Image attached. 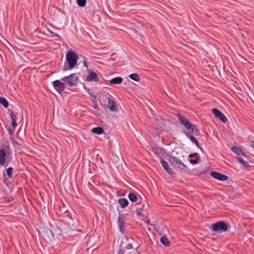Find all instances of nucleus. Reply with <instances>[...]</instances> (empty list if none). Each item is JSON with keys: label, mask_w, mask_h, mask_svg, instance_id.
I'll use <instances>...</instances> for the list:
<instances>
[{"label": "nucleus", "mask_w": 254, "mask_h": 254, "mask_svg": "<svg viewBox=\"0 0 254 254\" xmlns=\"http://www.w3.org/2000/svg\"><path fill=\"white\" fill-rule=\"evenodd\" d=\"M189 138L195 144L196 146L197 147H199V144L197 140L192 135H188Z\"/></svg>", "instance_id": "nucleus-23"}, {"label": "nucleus", "mask_w": 254, "mask_h": 254, "mask_svg": "<svg viewBox=\"0 0 254 254\" xmlns=\"http://www.w3.org/2000/svg\"><path fill=\"white\" fill-rule=\"evenodd\" d=\"M237 159L244 167H248L249 166L248 162L247 161H245L241 157H237Z\"/></svg>", "instance_id": "nucleus-20"}, {"label": "nucleus", "mask_w": 254, "mask_h": 254, "mask_svg": "<svg viewBox=\"0 0 254 254\" xmlns=\"http://www.w3.org/2000/svg\"><path fill=\"white\" fill-rule=\"evenodd\" d=\"M161 243L165 246H169V241L166 237H162L160 239Z\"/></svg>", "instance_id": "nucleus-22"}, {"label": "nucleus", "mask_w": 254, "mask_h": 254, "mask_svg": "<svg viewBox=\"0 0 254 254\" xmlns=\"http://www.w3.org/2000/svg\"><path fill=\"white\" fill-rule=\"evenodd\" d=\"M79 79L78 75L77 73H72L68 76H64L61 79V80L65 82L66 85L72 86L76 84Z\"/></svg>", "instance_id": "nucleus-4"}, {"label": "nucleus", "mask_w": 254, "mask_h": 254, "mask_svg": "<svg viewBox=\"0 0 254 254\" xmlns=\"http://www.w3.org/2000/svg\"><path fill=\"white\" fill-rule=\"evenodd\" d=\"M86 80L88 81H98V78L97 77V74L92 71H90L89 75H88L86 77Z\"/></svg>", "instance_id": "nucleus-13"}, {"label": "nucleus", "mask_w": 254, "mask_h": 254, "mask_svg": "<svg viewBox=\"0 0 254 254\" xmlns=\"http://www.w3.org/2000/svg\"><path fill=\"white\" fill-rule=\"evenodd\" d=\"M169 161L172 164L177 166L181 171H186L188 169L183 162L174 156L170 157Z\"/></svg>", "instance_id": "nucleus-5"}, {"label": "nucleus", "mask_w": 254, "mask_h": 254, "mask_svg": "<svg viewBox=\"0 0 254 254\" xmlns=\"http://www.w3.org/2000/svg\"><path fill=\"white\" fill-rule=\"evenodd\" d=\"M125 219L123 215H120L118 218V224L120 230V231L122 233L124 232L125 231Z\"/></svg>", "instance_id": "nucleus-11"}, {"label": "nucleus", "mask_w": 254, "mask_h": 254, "mask_svg": "<svg viewBox=\"0 0 254 254\" xmlns=\"http://www.w3.org/2000/svg\"><path fill=\"white\" fill-rule=\"evenodd\" d=\"M3 147L4 148V149H5L6 151H8L10 149V146L9 143L8 141H5L3 143Z\"/></svg>", "instance_id": "nucleus-28"}, {"label": "nucleus", "mask_w": 254, "mask_h": 254, "mask_svg": "<svg viewBox=\"0 0 254 254\" xmlns=\"http://www.w3.org/2000/svg\"><path fill=\"white\" fill-rule=\"evenodd\" d=\"M211 227L213 231L222 233L228 231L230 226L224 221H219L213 224Z\"/></svg>", "instance_id": "nucleus-2"}, {"label": "nucleus", "mask_w": 254, "mask_h": 254, "mask_svg": "<svg viewBox=\"0 0 254 254\" xmlns=\"http://www.w3.org/2000/svg\"><path fill=\"white\" fill-rule=\"evenodd\" d=\"M86 0H77V4L80 7H83L86 5Z\"/></svg>", "instance_id": "nucleus-27"}, {"label": "nucleus", "mask_w": 254, "mask_h": 254, "mask_svg": "<svg viewBox=\"0 0 254 254\" xmlns=\"http://www.w3.org/2000/svg\"><path fill=\"white\" fill-rule=\"evenodd\" d=\"M10 118L12 121L16 120V117L13 113H11Z\"/></svg>", "instance_id": "nucleus-29"}, {"label": "nucleus", "mask_w": 254, "mask_h": 254, "mask_svg": "<svg viewBox=\"0 0 254 254\" xmlns=\"http://www.w3.org/2000/svg\"><path fill=\"white\" fill-rule=\"evenodd\" d=\"M232 150L234 153L239 155H243L244 153L240 148L237 146L233 147Z\"/></svg>", "instance_id": "nucleus-18"}, {"label": "nucleus", "mask_w": 254, "mask_h": 254, "mask_svg": "<svg viewBox=\"0 0 254 254\" xmlns=\"http://www.w3.org/2000/svg\"><path fill=\"white\" fill-rule=\"evenodd\" d=\"M12 126L14 127H16L17 124H16V121H12Z\"/></svg>", "instance_id": "nucleus-30"}, {"label": "nucleus", "mask_w": 254, "mask_h": 254, "mask_svg": "<svg viewBox=\"0 0 254 254\" xmlns=\"http://www.w3.org/2000/svg\"><path fill=\"white\" fill-rule=\"evenodd\" d=\"M137 213H138V215L140 216L143 215V214L140 212H138Z\"/></svg>", "instance_id": "nucleus-32"}, {"label": "nucleus", "mask_w": 254, "mask_h": 254, "mask_svg": "<svg viewBox=\"0 0 254 254\" xmlns=\"http://www.w3.org/2000/svg\"><path fill=\"white\" fill-rule=\"evenodd\" d=\"M211 176L214 178L221 181H227L228 179V176L216 172H212L211 173Z\"/></svg>", "instance_id": "nucleus-8"}, {"label": "nucleus", "mask_w": 254, "mask_h": 254, "mask_svg": "<svg viewBox=\"0 0 254 254\" xmlns=\"http://www.w3.org/2000/svg\"><path fill=\"white\" fill-rule=\"evenodd\" d=\"M212 112L221 122L226 123L227 121V118L219 110L217 109H213Z\"/></svg>", "instance_id": "nucleus-9"}, {"label": "nucleus", "mask_w": 254, "mask_h": 254, "mask_svg": "<svg viewBox=\"0 0 254 254\" xmlns=\"http://www.w3.org/2000/svg\"><path fill=\"white\" fill-rule=\"evenodd\" d=\"M0 103L5 108H7L8 106V102L3 97H0Z\"/></svg>", "instance_id": "nucleus-25"}, {"label": "nucleus", "mask_w": 254, "mask_h": 254, "mask_svg": "<svg viewBox=\"0 0 254 254\" xmlns=\"http://www.w3.org/2000/svg\"><path fill=\"white\" fill-rule=\"evenodd\" d=\"M10 140L14 148L18 149H20V147L21 145L18 143V142L13 137H10Z\"/></svg>", "instance_id": "nucleus-19"}, {"label": "nucleus", "mask_w": 254, "mask_h": 254, "mask_svg": "<svg viewBox=\"0 0 254 254\" xmlns=\"http://www.w3.org/2000/svg\"><path fill=\"white\" fill-rule=\"evenodd\" d=\"M54 89L59 93H62L65 88L66 84L64 81L56 80L53 82Z\"/></svg>", "instance_id": "nucleus-6"}, {"label": "nucleus", "mask_w": 254, "mask_h": 254, "mask_svg": "<svg viewBox=\"0 0 254 254\" xmlns=\"http://www.w3.org/2000/svg\"><path fill=\"white\" fill-rule=\"evenodd\" d=\"M82 63H83V65H84V66L85 67H88V64H87V63H86V61L83 60L82 61Z\"/></svg>", "instance_id": "nucleus-31"}, {"label": "nucleus", "mask_w": 254, "mask_h": 254, "mask_svg": "<svg viewBox=\"0 0 254 254\" xmlns=\"http://www.w3.org/2000/svg\"><path fill=\"white\" fill-rule=\"evenodd\" d=\"M77 59V56L73 52H67L66 55V61L67 62L69 69H72L75 66Z\"/></svg>", "instance_id": "nucleus-3"}, {"label": "nucleus", "mask_w": 254, "mask_h": 254, "mask_svg": "<svg viewBox=\"0 0 254 254\" xmlns=\"http://www.w3.org/2000/svg\"><path fill=\"white\" fill-rule=\"evenodd\" d=\"M106 100H107L108 103L107 106L111 112H117L118 107L116 103L109 97H106Z\"/></svg>", "instance_id": "nucleus-7"}, {"label": "nucleus", "mask_w": 254, "mask_h": 254, "mask_svg": "<svg viewBox=\"0 0 254 254\" xmlns=\"http://www.w3.org/2000/svg\"><path fill=\"white\" fill-rule=\"evenodd\" d=\"M129 77L130 79L135 81H138L140 80V77L137 73L131 74L129 75Z\"/></svg>", "instance_id": "nucleus-21"}, {"label": "nucleus", "mask_w": 254, "mask_h": 254, "mask_svg": "<svg viewBox=\"0 0 254 254\" xmlns=\"http://www.w3.org/2000/svg\"><path fill=\"white\" fill-rule=\"evenodd\" d=\"M6 150L3 148L0 149V164L3 165L6 161Z\"/></svg>", "instance_id": "nucleus-12"}, {"label": "nucleus", "mask_w": 254, "mask_h": 254, "mask_svg": "<svg viewBox=\"0 0 254 254\" xmlns=\"http://www.w3.org/2000/svg\"><path fill=\"white\" fill-rule=\"evenodd\" d=\"M13 168L12 167L8 168L6 170V174L9 178H11L12 176Z\"/></svg>", "instance_id": "nucleus-26"}, {"label": "nucleus", "mask_w": 254, "mask_h": 254, "mask_svg": "<svg viewBox=\"0 0 254 254\" xmlns=\"http://www.w3.org/2000/svg\"><path fill=\"white\" fill-rule=\"evenodd\" d=\"M123 82V78L121 77H115L110 80V84H119Z\"/></svg>", "instance_id": "nucleus-15"}, {"label": "nucleus", "mask_w": 254, "mask_h": 254, "mask_svg": "<svg viewBox=\"0 0 254 254\" xmlns=\"http://www.w3.org/2000/svg\"><path fill=\"white\" fill-rule=\"evenodd\" d=\"M128 198L129 200L133 202L137 201V196L133 193H130L128 194Z\"/></svg>", "instance_id": "nucleus-24"}, {"label": "nucleus", "mask_w": 254, "mask_h": 254, "mask_svg": "<svg viewBox=\"0 0 254 254\" xmlns=\"http://www.w3.org/2000/svg\"><path fill=\"white\" fill-rule=\"evenodd\" d=\"M161 164L163 167V168H164V169L169 174H170V175H173V174H174L175 173L173 171V170L171 168H170L169 167V165L168 164V163L165 161V160H162L161 161Z\"/></svg>", "instance_id": "nucleus-10"}, {"label": "nucleus", "mask_w": 254, "mask_h": 254, "mask_svg": "<svg viewBox=\"0 0 254 254\" xmlns=\"http://www.w3.org/2000/svg\"><path fill=\"white\" fill-rule=\"evenodd\" d=\"M119 203L122 208H125L128 205V200L126 198H120L118 200Z\"/></svg>", "instance_id": "nucleus-16"}, {"label": "nucleus", "mask_w": 254, "mask_h": 254, "mask_svg": "<svg viewBox=\"0 0 254 254\" xmlns=\"http://www.w3.org/2000/svg\"><path fill=\"white\" fill-rule=\"evenodd\" d=\"M197 153H195L191 154L189 155V157L191 158L190 160V163L192 164H196L198 163V158L197 157Z\"/></svg>", "instance_id": "nucleus-14"}, {"label": "nucleus", "mask_w": 254, "mask_h": 254, "mask_svg": "<svg viewBox=\"0 0 254 254\" xmlns=\"http://www.w3.org/2000/svg\"><path fill=\"white\" fill-rule=\"evenodd\" d=\"M91 131L96 134H101L104 132V129L101 127H96L93 128Z\"/></svg>", "instance_id": "nucleus-17"}, {"label": "nucleus", "mask_w": 254, "mask_h": 254, "mask_svg": "<svg viewBox=\"0 0 254 254\" xmlns=\"http://www.w3.org/2000/svg\"><path fill=\"white\" fill-rule=\"evenodd\" d=\"M177 117L181 125L184 126L190 133L196 135L199 134L198 129L185 116L181 114H178Z\"/></svg>", "instance_id": "nucleus-1"}]
</instances>
